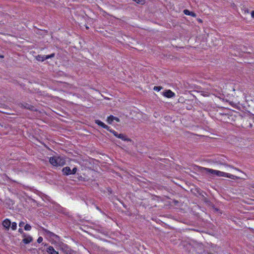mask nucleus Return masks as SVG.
<instances>
[{
	"instance_id": "obj_4",
	"label": "nucleus",
	"mask_w": 254,
	"mask_h": 254,
	"mask_svg": "<svg viewBox=\"0 0 254 254\" xmlns=\"http://www.w3.org/2000/svg\"><path fill=\"white\" fill-rule=\"evenodd\" d=\"M22 237L23 238L22 240V242L25 244H28L31 242L33 240L32 237L26 233L23 234Z\"/></svg>"
},
{
	"instance_id": "obj_5",
	"label": "nucleus",
	"mask_w": 254,
	"mask_h": 254,
	"mask_svg": "<svg viewBox=\"0 0 254 254\" xmlns=\"http://www.w3.org/2000/svg\"><path fill=\"white\" fill-rule=\"evenodd\" d=\"M163 95L167 98H172L175 96V94L170 90H167L163 92Z\"/></svg>"
},
{
	"instance_id": "obj_20",
	"label": "nucleus",
	"mask_w": 254,
	"mask_h": 254,
	"mask_svg": "<svg viewBox=\"0 0 254 254\" xmlns=\"http://www.w3.org/2000/svg\"><path fill=\"white\" fill-rule=\"evenodd\" d=\"M43 241V238L42 237H39L37 239V242L38 243H41Z\"/></svg>"
},
{
	"instance_id": "obj_24",
	"label": "nucleus",
	"mask_w": 254,
	"mask_h": 254,
	"mask_svg": "<svg viewBox=\"0 0 254 254\" xmlns=\"http://www.w3.org/2000/svg\"><path fill=\"white\" fill-rule=\"evenodd\" d=\"M113 118H114V120H115V121H116L118 122H119L120 121L119 119L117 118V117H115L113 116Z\"/></svg>"
},
{
	"instance_id": "obj_1",
	"label": "nucleus",
	"mask_w": 254,
	"mask_h": 254,
	"mask_svg": "<svg viewBox=\"0 0 254 254\" xmlns=\"http://www.w3.org/2000/svg\"><path fill=\"white\" fill-rule=\"evenodd\" d=\"M204 169L206 172L217 176L227 177L232 179H234L235 178H236V176L232 174L221 172L220 171L213 170L209 168H205Z\"/></svg>"
},
{
	"instance_id": "obj_6",
	"label": "nucleus",
	"mask_w": 254,
	"mask_h": 254,
	"mask_svg": "<svg viewBox=\"0 0 254 254\" xmlns=\"http://www.w3.org/2000/svg\"><path fill=\"white\" fill-rule=\"evenodd\" d=\"M95 123L97 124L98 125L102 127L105 129H106L107 130H109L110 128V127L105 125L104 123L101 122V121L99 120H95Z\"/></svg>"
},
{
	"instance_id": "obj_27",
	"label": "nucleus",
	"mask_w": 254,
	"mask_h": 254,
	"mask_svg": "<svg viewBox=\"0 0 254 254\" xmlns=\"http://www.w3.org/2000/svg\"><path fill=\"white\" fill-rule=\"evenodd\" d=\"M0 57H1V58H3V57L2 56H0Z\"/></svg>"
},
{
	"instance_id": "obj_12",
	"label": "nucleus",
	"mask_w": 254,
	"mask_h": 254,
	"mask_svg": "<svg viewBox=\"0 0 254 254\" xmlns=\"http://www.w3.org/2000/svg\"><path fill=\"white\" fill-rule=\"evenodd\" d=\"M45 56L46 55H44V56H38L37 58V60L39 61H45V60H47V59L45 58Z\"/></svg>"
},
{
	"instance_id": "obj_25",
	"label": "nucleus",
	"mask_w": 254,
	"mask_h": 254,
	"mask_svg": "<svg viewBox=\"0 0 254 254\" xmlns=\"http://www.w3.org/2000/svg\"><path fill=\"white\" fill-rule=\"evenodd\" d=\"M251 15L253 17H254V11H252L251 12Z\"/></svg>"
},
{
	"instance_id": "obj_10",
	"label": "nucleus",
	"mask_w": 254,
	"mask_h": 254,
	"mask_svg": "<svg viewBox=\"0 0 254 254\" xmlns=\"http://www.w3.org/2000/svg\"><path fill=\"white\" fill-rule=\"evenodd\" d=\"M184 13L187 15H190L192 17H195L196 14L193 12L190 11L188 9H185L184 10Z\"/></svg>"
},
{
	"instance_id": "obj_15",
	"label": "nucleus",
	"mask_w": 254,
	"mask_h": 254,
	"mask_svg": "<svg viewBox=\"0 0 254 254\" xmlns=\"http://www.w3.org/2000/svg\"><path fill=\"white\" fill-rule=\"evenodd\" d=\"M109 131H110L111 132L113 133L115 136H116L118 138V135L120 134V133H118L116 131L112 130L110 128L109 129Z\"/></svg>"
},
{
	"instance_id": "obj_21",
	"label": "nucleus",
	"mask_w": 254,
	"mask_h": 254,
	"mask_svg": "<svg viewBox=\"0 0 254 254\" xmlns=\"http://www.w3.org/2000/svg\"><path fill=\"white\" fill-rule=\"evenodd\" d=\"M24 224H25V223L23 221H21L19 223V226L20 227H22L24 225Z\"/></svg>"
},
{
	"instance_id": "obj_3",
	"label": "nucleus",
	"mask_w": 254,
	"mask_h": 254,
	"mask_svg": "<svg viewBox=\"0 0 254 254\" xmlns=\"http://www.w3.org/2000/svg\"><path fill=\"white\" fill-rule=\"evenodd\" d=\"M60 247L61 250L65 254H76L75 252L71 250L66 244H63Z\"/></svg>"
},
{
	"instance_id": "obj_22",
	"label": "nucleus",
	"mask_w": 254,
	"mask_h": 254,
	"mask_svg": "<svg viewBox=\"0 0 254 254\" xmlns=\"http://www.w3.org/2000/svg\"><path fill=\"white\" fill-rule=\"evenodd\" d=\"M18 232H19L20 233H21L22 235H23V233H24L23 232V230H22L21 228H19V229H18Z\"/></svg>"
},
{
	"instance_id": "obj_7",
	"label": "nucleus",
	"mask_w": 254,
	"mask_h": 254,
	"mask_svg": "<svg viewBox=\"0 0 254 254\" xmlns=\"http://www.w3.org/2000/svg\"><path fill=\"white\" fill-rule=\"evenodd\" d=\"M2 225L6 229L8 230L11 226V222L9 219H6L2 222Z\"/></svg>"
},
{
	"instance_id": "obj_16",
	"label": "nucleus",
	"mask_w": 254,
	"mask_h": 254,
	"mask_svg": "<svg viewBox=\"0 0 254 254\" xmlns=\"http://www.w3.org/2000/svg\"><path fill=\"white\" fill-rule=\"evenodd\" d=\"M31 229V226L29 224H26L24 226V230L25 231H30Z\"/></svg>"
},
{
	"instance_id": "obj_14",
	"label": "nucleus",
	"mask_w": 254,
	"mask_h": 254,
	"mask_svg": "<svg viewBox=\"0 0 254 254\" xmlns=\"http://www.w3.org/2000/svg\"><path fill=\"white\" fill-rule=\"evenodd\" d=\"M114 121L113 116H109L107 119V122L111 124L112 122Z\"/></svg>"
},
{
	"instance_id": "obj_11",
	"label": "nucleus",
	"mask_w": 254,
	"mask_h": 254,
	"mask_svg": "<svg viewBox=\"0 0 254 254\" xmlns=\"http://www.w3.org/2000/svg\"><path fill=\"white\" fill-rule=\"evenodd\" d=\"M118 138L124 141H130V139L128 138L127 136L122 133H120L118 135Z\"/></svg>"
},
{
	"instance_id": "obj_26",
	"label": "nucleus",
	"mask_w": 254,
	"mask_h": 254,
	"mask_svg": "<svg viewBox=\"0 0 254 254\" xmlns=\"http://www.w3.org/2000/svg\"><path fill=\"white\" fill-rule=\"evenodd\" d=\"M229 167H231V168H233L235 169V170H237V171H240V170H239V169H237V168H234V167H231V166H229Z\"/></svg>"
},
{
	"instance_id": "obj_17",
	"label": "nucleus",
	"mask_w": 254,
	"mask_h": 254,
	"mask_svg": "<svg viewBox=\"0 0 254 254\" xmlns=\"http://www.w3.org/2000/svg\"><path fill=\"white\" fill-rule=\"evenodd\" d=\"M138 3L143 4L145 2V0H133Z\"/></svg>"
},
{
	"instance_id": "obj_23",
	"label": "nucleus",
	"mask_w": 254,
	"mask_h": 254,
	"mask_svg": "<svg viewBox=\"0 0 254 254\" xmlns=\"http://www.w3.org/2000/svg\"><path fill=\"white\" fill-rule=\"evenodd\" d=\"M154 89L156 91H159L160 90V87H157V86H155L154 87Z\"/></svg>"
},
{
	"instance_id": "obj_18",
	"label": "nucleus",
	"mask_w": 254,
	"mask_h": 254,
	"mask_svg": "<svg viewBox=\"0 0 254 254\" xmlns=\"http://www.w3.org/2000/svg\"><path fill=\"white\" fill-rule=\"evenodd\" d=\"M54 56H55V54H51L50 55H46V56H45V58H46V59H49V58H53V57H54Z\"/></svg>"
},
{
	"instance_id": "obj_9",
	"label": "nucleus",
	"mask_w": 254,
	"mask_h": 254,
	"mask_svg": "<svg viewBox=\"0 0 254 254\" xmlns=\"http://www.w3.org/2000/svg\"><path fill=\"white\" fill-rule=\"evenodd\" d=\"M64 175H71V169L69 167H65L62 170Z\"/></svg>"
},
{
	"instance_id": "obj_2",
	"label": "nucleus",
	"mask_w": 254,
	"mask_h": 254,
	"mask_svg": "<svg viewBox=\"0 0 254 254\" xmlns=\"http://www.w3.org/2000/svg\"><path fill=\"white\" fill-rule=\"evenodd\" d=\"M50 163L54 166H62L65 163V159L61 156H54L49 159Z\"/></svg>"
},
{
	"instance_id": "obj_13",
	"label": "nucleus",
	"mask_w": 254,
	"mask_h": 254,
	"mask_svg": "<svg viewBox=\"0 0 254 254\" xmlns=\"http://www.w3.org/2000/svg\"><path fill=\"white\" fill-rule=\"evenodd\" d=\"M10 226L12 230H15L17 228V223L16 222L11 223Z\"/></svg>"
},
{
	"instance_id": "obj_19",
	"label": "nucleus",
	"mask_w": 254,
	"mask_h": 254,
	"mask_svg": "<svg viewBox=\"0 0 254 254\" xmlns=\"http://www.w3.org/2000/svg\"><path fill=\"white\" fill-rule=\"evenodd\" d=\"M77 168L76 167H74L72 170H71V175L74 174L76 172Z\"/></svg>"
},
{
	"instance_id": "obj_8",
	"label": "nucleus",
	"mask_w": 254,
	"mask_h": 254,
	"mask_svg": "<svg viewBox=\"0 0 254 254\" xmlns=\"http://www.w3.org/2000/svg\"><path fill=\"white\" fill-rule=\"evenodd\" d=\"M47 252L49 254H59L58 252L56 251L52 246H49L47 248Z\"/></svg>"
}]
</instances>
